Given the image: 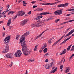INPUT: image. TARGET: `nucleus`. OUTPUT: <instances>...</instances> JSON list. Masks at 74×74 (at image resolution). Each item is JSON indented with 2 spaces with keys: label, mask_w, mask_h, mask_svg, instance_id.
Segmentation results:
<instances>
[{
  "label": "nucleus",
  "mask_w": 74,
  "mask_h": 74,
  "mask_svg": "<svg viewBox=\"0 0 74 74\" xmlns=\"http://www.w3.org/2000/svg\"><path fill=\"white\" fill-rule=\"evenodd\" d=\"M29 34V32H27L25 33L22 36V38L20 39V41L19 42L21 44L22 47V51L23 53L25 56H27L28 55L30 54V51H29L28 49L27 48L26 45L25 44V38Z\"/></svg>",
  "instance_id": "nucleus-1"
},
{
  "label": "nucleus",
  "mask_w": 74,
  "mask_h": 74,
  "mask_svg": "<svg viewBox=\"0 0 74 74\" xmlns=\"http://www.w3.org/2000/svg\"><path fill=\"white\" fill-rule=\"evenodd\" d=\"M10 36H8L5 38L4 40H3L4 43L5 44H6L7 45L5 48L3 50V52L4 53H6L7 52H8L9 50V46L7 45V44L9 42V40L10 39Z\"/></svg>",
  "instance_id": "nucleus-2"
},
{
  "label": "nucleus",
  "mask_w": 74,
  "mask_h": 74,
  "mask_svg": "<svg viewBox=\"0 0 74 74\" xmlns=\"http://www.w3.org/2000/svg\"><path fill=\"white\" fill-rule=\"evenodd\" d=\"M45 21V20H44L42 21L41 20L38 21L37 22L36 27H40V26L45 25V24L44 23Z\"/></svg>",
  "instance_id": "nucleus-3"
},
{
  "label": "nucleus",
  "mask_w": 74,
  "mask_h": 74,
  "mask_svg": "<svg viewBox=\"0 0 74 74\" xmlns=\"http://www.w3.org/2000/svg\"><path fill=\"white\" fill-rule=\"evenodd\" d=\"M63 9H60L57 10L54 12V15H60L62 14L63 12Z\"/></svg>",
  "instance_id": "nucleus-4"
},
{
  "label": "nucleus",
  "mask_w": 74,
  "mask_h": 74,
  "mask_svg": "<svg viewBox=\"0 0 74 74\" xmlns=\"http://www.w3.org/2000/svg\"><path fill=\"white\" fill-rule=\"evenodd\" d=\"M25 12H24L23 11H21L17 12V15L19 16H23L25 15Z\"/></svg>",
  "instance_id": "nucleus-5"
},
{
  "label": "nucleus",
  "mask_w": 74,
  "mask_h": 74,
  "mask_svg": "<svg viewBox=\"0 0 74 74\" xmlns=\"http://www.w3.org/2000/svg\"><path fill=\"white\" fill-rule=\"evenodd\" d=\"M21 54H22L21 51L20 50H18L17 51V52L14 54V56L16 57H20Z\"/></svg>",
  "instance_id": "nucleus-6"
},
{
  "label": "nucleus",
  "mask_w": 74,
  "mask_h": 74,
  "mask_svg": "<svg viewBox=\"0 0 74 74\" xmlns=\"http://www.w3.org/2000/svg\"><path fill=\"white\" fill-rule=\"evenodd\" d=\"M27 21H28V20H27V19L22 21L21 22V26H24V25L27 23Z\"/></svg>",
  "instance_id": "nucleus-7"
},
{
  "label": "nucleus",
  "mask_w": 74,
  "mask_h": 74,
  "mask_svg": "<svg viewBox=\"0 0 74 74\" xmlns=\"http://www.w3.org/2000/svg\"><path fill=\"white\" fill-rule=\"evenodd\" d=\"M69 5V3H67L64 4H61L58 6V7H67Z\"/></svg>",
  "instance_id": "nucleus-8"
},
{
  "label": "nucleus",
  "mask_w": 74,
  "mask_h": 74,
  "mask_svg": "<svg viewBox=\"0 0 74 74\" xmlns=\"http://www.w3.org/2000/svg\"><path fill=\"white\" fill-rule=\"evenodd\" d=\"M74 32V29L71 30L70 31V32H69L68 33V34H67L64 37V38H65V37H67V36H69V35H71V34H72V33H73Z\"/></svg>",
  "instance_id": "nucleus-9"
},
{
  "label": "nucleus",
  "mask_w": 74,
  "mask_h": 74,
  "mask_svg": "<svg viewBox=\"0 0 74 74\" xmlns=\"http://www.w3.org/2000/svg\"><path fill=\"white\" fill-rule=\"evenodd\" d=\"M64 37V36L63 35V36H62V37L61 38H60V39H59L58 40V41H57L56 42H55V43L52 45V47H54V46H55V45H56V44H57L58 42H60V40H61L62 39V38H63V37Z\"/></svg>",
  "instance_id": "nucleus-10"
},
{
  "label": "nucleus",
  "mask_w": 74,
  "mask_h": 74,
  "mask_svg": "<svg viewBox=\"0 0 74 74\" xmlns=\"http://www.w3.org/2000/svg\"><path fill=\"white\" fill-rule=\"evenodd\" d=\"M52 69L53 70H52L51 71L50 73H54L56 70H57V69H58V68L56 67V68H55V67L54 66L52 68Z\"/></svg>",
  "instance_id": "nucleus-11"
},
{
  "label": "nucleus",
  "mask_w": 74,
  "mask_h": 74,
  "mask_svg": "<svg viewBox=\"0 0 74 74\" xmlns=\"http://www.w3.org/2000/svg\"><path fill=\"white\" fill-rule=\"evenodd\" d=\"M70 70V69L69 67H66L65 68V70L64 71V73H69Z\"/></svg>",
  "instance_id": "nucleus-12"
},
{
  "label": "nucleus",
  "mask_w": 74,
  "mask_h": 74,
  "mask_svg": "<svg viewBox=\"0 0 74 74\" xmlns=\"http://www.w3.org/2000/svg\"><path fill=\"white\" fill-rule=\"evenodd\" d=\"M6 57L8 58L12 59V53H10L7 54H6Z\"/></svg>",
  "instance_id": "nucleus-13"
},
{
  "label": "nucleus",
  "mask_w": 74,
  "mask_h": 74,
  "mask_svg": "<svg viewBox=\"0 0 74 74\" xmlns=\"http://www.w3.org/2000/svg\"><path fill=\"white\" fill-rule=\"evenodd\" d=\"M67 51L66 49H64L62 52L60 54V55H63V54H65L66 53Z\"/></svg>",
  "instance_id": "nucleus-14"
},
{
  "label": "nucleus",
  "mask_w": 74,
  "mask_h": 74,
  "mask_svg": "<svg viewBox=\"0 0 74 74\" xmlns=\"http://www.w3.org/2000/svg\"><path fill=\"white\" fill-rule=\"evenodd\" d=\"M7 7L8 8L6 10V11H4V14H5L7 12H8V11H9L10 10V9H9V8H10V6H9V5H8Z\"/></svg>",
  "instance_id": "nucleus-15"
},
{
  "label": "nucleus",
  "mask_w": 74,
  "mask_h": 74,
  "mask_svg": "<svg viewBox=\"0 0 74 74\" xmlns=\"http://www.w3.org/2000/svg\"><path fill=\"white\" fill-rule=\"evenodd\" d=\"M11 19H10L8 21V23H7V26H10V24L11 23Z\"/></svg>",
  "instance_id": "nucleus-16"
},
{
  "label": "nucleus",
  "mask_w": 74,
  "mask_h": 74,
  "mask_svg": "<svg viewBox=\"0 0 74 74\" xmlns=\"http://www.w3.org/2000/svg\"><path fill=\"white\" fill-rule=\"evenodd\" d=\"M49 14V13H48L47 12H43L39 14V15H47V14Z\"/></svg>",
  "instance_id": "nucleus-17"
},
{
  "label": "nucleus",
  "mask_w": 74,
  "mask_h": 74,
  "mask_svg": "<svg viewBox=\"0 0 74 74\" xmlns=\"http://www.w3.org/2000/svg\"><path fill=\"white\" fill-rule=\"evenodd\" d=\"M42 16L41 15L39 16H37L36 18H35V19H36V20H37L38 19H40V18H42Z\"/></svg>",
  "instance_id": "nucleus-18"
},
{
  "label": "nucleus",
  "mask_w": 74,
  "mask_h": 74,
  "mask_svg": "<svg viewBox=\"0 0 74 74\" xmlns=\"http://www.w3.org/2000/svg\"><path fill=\"white\" fill-rule=\"evenodd\" d=\"M45 67L47 69H49L51 68L49 64H46Z\"/></svg>",
  "instance_id": "nucleus-19"
},
{
  "label": "nucleus",
  "mask_w": 74,
  "mask_h": 74,
  "mask_svg": "<svg viewBox=\"0 0 74 74\" xmlns=\"http://www.w3.org/2000/svg\"><path fill=\"white\" fill-rule=\"evenodd\" d=\"M16 12H14L12 11H10L8 13V15H9L10 14H14Z\"/></svg>",
  "instance_id": "nucleus-20"
},
{
  "label": "nucleus",
  "mask_w": 74,
  "mask_h": 74,
  "mask_svg": "<svg viewBox=\"0 0 74 74\" xmlns=\"http://www.w3.org/2000/svg\"><path fill=\"white\" fill-rule=\"evenodd\" d=\"M49 30V29H46L43 32L41 33L39 35L41 37V36L42 35V34H44V32H46V31H47V30Z\"/></svg>",
  "instance_id": "nucleus-21"
},
{
  "label": "nucleus",
  "mask_w": 74,
  "mask_h": 74,
  "mask_svg": "<svg viewBox=\"0 0 74 74\" xmlns=\"http://www.w3.org/2000/svg\"><path fill=\"white\" fill-rule=\"evenodd\" d=\"M43 10V8H38V9H36V11H42Z\"/></svg>",
  "instance_id": "nucleus-22"
},
{
  "label": "nucleus",
  "mask_w": 74,
  "mask_h": 74,
  "mask_svg": "<svg viewBox=\"0 0 74 74\" xmlns=\"http://www.w3.org/2000/svg\"><path fill=\"white\" fill-rule=\"evenodd\" d=\"M48 51V48H45L43 50V53H45L46 52H47Z\"/></svg>",
  "instance_id": "nucleus-23"
},
{
  "label": "nucleus",
  "mask_w": 74,
  "mask_h": 74,
  "mask_svg": "<svg viewBox=\"0 0 74 74\" xmlns=\"http://www.w3.org/2000/svg\"><path fill=\"white\" fill-rule=\"evenodd\" d=\"M54 64H54V62H51V63L50 64V65H49L50 67V68L51 67H52V66H53Z\"/></svg>",
  "instance_id": "nucleus-24"
},
{
  "label": "nucleus",
  "mask_w": 74,
  "mask_h": 74,
  "mask_svg": "<svg viewBox=\"0 0 74 74\" xmlns=\"http://www.w3.org/2000/svg\"><path fill=\"white\" fill-rule=\"evenodd\" d=\"M71 38V36H70L69 38H67V39L64 40V42H66V41H68L69 40H70V39Z\"/></svg>",
  "instance_id": "nucleus-25"
},
{
  "label": "nucleus",
  "mask_w": 74,
  "mask_h": 74,
  "mask_svg": "<svg viewBox=\"0 0 74 74\" xmlns=\"http://www.w3.org/2000/svg\"><path fill=\"white\" fill-rule=\"evenodd\" d=\"M31 27H37V25L36 24H31Z\"/></svg>",
  "instance_id": "nucleus-26"
},
{
  "label": "nucleus",
  "mask_w": 74,
  "mask_h": 74,
  "mask_svg": "<svg viewBox=\"0 0 74 74\" xmlns=\"http://www.w3.org/2000/svg\"><path fill=\"white\" fill-rule=\"evenodd\" d=\"M47 47V44H44L43 45V46H42V48H43V49L45 48H46V47Z\"/></svg>",
  "instance_id": "nucleus-27"
},
{
  "label": "nucleus",
  "mask_w": 74,
  "mask_h": 74,
  "mask_svg": "<svg viewBox=\"0 0 74 74\" xmlns=\"http://www.w3.org/2000/svg\"><path fill=\"white\" fill-rule=\"evenodd\" d=\"M71 51H74V45L73 46L71 49L70 50Z\"/></svg>",
  "instance_id": "nucleus-28"
},
{
  "label": "nucleus",
  "mask_w": 74,
  "mask_h": 74,
  "mask_svg": "<svg viewBox=\"0 0 74 74\" xmlns=\"http://www.w3.org/2000/svg\"><path fill=\"white\" fill-rule=\"evenodd\" d=\"M5 32H3L2 33V37H5Z\"/></svg>",
  "instance_id": "nucleus-29"
},
{
  "label": "nucleus",
  "mask_w": 74,
  "mask_h": 74,
  "mask_svg": "<svg viewBox=\"0 0 74 74\" xmlns=\"http://www.w3.org/2000/svg\"><path fill=\"white\" fill-rule=\"evenodd\" d=\"M58 3V2H55V3H50V5H55V4H56V3Z\"/></svg>",
  "instance_id": "nucleus-30"
},
{
  "label": "nucleus",
  "mask_w": 74,
  "mask_h": 74,
  "mask_svg": "<svg viewBox=\"0 0 74 74\" xmlns=\"http://www.w3.org/2000/svg\"><path fill=\"white\" fill-rule=\"evenodd\" d=\"M43 49H44L42 47H41V48L40 49L39 51V52H40V53H41V52H42V51H43Z\"/></svg>",
  "instance_id": "nucleus-31"
},
{
  "label": "nucleus",
  "mask_w": 74,
  "mask_h": 74,
  "mask_svg": "<svg viewBox=\"0 0 74 74\" xmlns=\"http://www.w3.org/2000/svg\"><path fill=\"white\" fill-rule=\"evenodd\" d=\"M17 16H18L17 15H16L15 16L13 17H12L13 19H16V18L17 17Z\"/></svg>",
  "instance_id": "nucleus-32"
},
{
  "label": "nucleus",
  "mask_w": 74,
  "mask_h": 74,
  "mask_svg": "<svg viewBox=\"0 0 74 74\" xmlns=\"http://www.w3.org/2000/svg\"><path fill=\"white\" fill-rule=\"evenodd\" d=\"M41 37V36H40V35H39V36H38L37 37H36L35 38V40H37V39H38V38H39V37Z\"/></svg>",
  "instance_id": "nucleus-33"
},
{
  "label": "nucleus",
  "mask_w": 74,
  "mask_h": 74,
  "mask_svg": "<svg viewBox=\"0 0 74 74\" xmlns=\"http://www.w3.org/2000/svg\"><path fill=\"white\" fill-rule=\"evenodd\" d=\"M71 46H69L68 47L67 49V51H69L71 47H70Z\"/></svg>",
  "instance_id": "nucleus-34"
},
{
  "label": "nucleus",
  "mask_w": 74,
  "mask_h": 74,
  "mask_svg": "<svg viewBox=\"0 0 74 74\" xmlns=\"http://www.w3.org/2000/svg\"><path fill=\"white\" fill-rule=\"evenodd\" d=\"M49 55V54L48 53H47L45 54V55H44V57H47V56H48V55Z\"/></svg>",
  "instance_id": "nucleus-35"
},
{
  "label": "nucleus",
  "mask_w": 74,
  "mask_h": 74,
  "mask_svg": "<svg viewBox=\"0 0 74 74\" xmlns=\"http://www.w3.org/2000/svg\"><path fill=\"white\" fill-rule=\"evenodd\" d=\"M23 5H26V4H27V3H26V1H23Z\"/></svg>",
  "instance_id": "nucleus-36"
},
{
  "label": "nucleus",
  "mask_w": 74,
  "mask_h": 74,
  "mask_svg": "<svg viewBox=\"0 0 74 74\" xmlns=\"http://www.w3.org/2000/svg\"><path fill=\"white\" fill-rule=\"evenodd\" d=\"M60 21V20L59 19H58L56 20V21H55L56 23H57L58 22V21Z\"/></svg>",
  "instance_id": "nucleus-37"
},
{
  "label": "nucleus",
  "mask_w": 74,
  "mask_h": 74,
  "mask_svg": "<svg viewBox=\"0 0 74 74\" xmlns=\"http://www.w3.org/2000/svg\"><path fill=\"white\" fill-rule=\"evenodd\" d=\"M13 26H9V28L10 29H12V28H13Z\"/></svg>",
  "instance_id": "nucleus-38"
},
{
  "label": "nucleus",
  "mask_w": 74,
  "mask_h": 74,
  "mask_svg": "<svg viewBox=\"0 0 74 74\" xmlns=\"http://www.w3.org/2000/svg\"><path fill=\"white\" fill-rule=\"evenodd\" d=\"M74 20H69V21H68V22H73L74 21Z\"/></svg>",
  "instance_id": "nucleus-39"
},
{
  "label": "nucleus",
  "mask_w": 74,
  "mask_h": 74,
  "mask_svg": "<svg viewBox=\"0 0 74 74\" xmlns=\"http://www.w3.org/2000/svg\"><path fill=\"white\" fill-rule=\"evenodd\" d=\"M3 8V7H1V10H0V14H1V11H2L3 10V9H2Z\"/></svg>",
  "instance_id": "nucleus-40"
},
{
  "label": "nucleus",
  "mask_w": 74,
  "mask_h": 74,
  "mask_svg": "<svg viewBox=\"0 0 74 74\" xmlns=\"http://www.w3.org/2000/svg\"><path fill=\"white\" fill-rule=\"evenodd\" d=\"M63 65H61L60 66V69H63Z\"/></svg>",
  "instance_id": "nucleus-41"
},
{
  "label": "nucleus",
  "mask_w": 74,
  "mask_h": 74,
  "mask_svg": "<svg viewBox=\"0 0 74 74\" xmlns=\"http://www.w3.org/2000/svg\"><path fill=\"white\" fill-rule=\"evenodd\" d=\"M31 11H29L28 12L27 14H29V15H30L31 14Z\"/></svg>",
  "instance_id": "nucleus-42"
},
{
  "label": "nucleus",
  "mask_w": 74,
  "mask_h": 74,
  "mask_svg": "<svg viewBox=\"0 0 74 74\" xmlns=\"http://www.w3.org/2000/svg\"><path fill=\"white\" fill-rule=\"evenodd\" d=\"M35 3H36V1H33L31 2L32 4H34Z\"/></svg>",
  "instance_id": "nucleus-43"
},
{
  "label": "nucleus",
  "mask_w": 74,
  "mask_h": 74,
  "mask_svg": "<svg viewBox=\"0 0 74 74\" xmlns=\"http://www.w3.org/2000/svg\"><path fill=\"white\" fill-rule=\"evenodd\" d=\"M37 7V5H34L33 6V8H36V7Z\"/></svg>",
  "instance_id": "nucleus-44"
},
{
  "label": "nucleus",
  "mask_w": 74,
  "mask_h": 74,
  "mask_svg": "<svg viewBox=\"0 0 74 74\" xmlns=\"http://www.w3.org/2000/svg\"><path fill=\"white\" fill-rule=\"evenodd\" d=\"M48 42H49V44H51V43H52V41H51V40H49L48 41Z\"/></svg>",
  "instance_id": "nucleus-45"
},
{
  "label": "nucleus",
  "mask_w": 74,
  "mask_h": 74,
  "mask_svg": "<svg viewBox=\"0 0 74 74\" xmlns=\"http://www.w3.org/2000/svg\"><path fill=\"white\" fill-rule=\"evenodd\" d=\"M50 4H51V3H46V5H50Z\"/></svg>",
  "instance_id": "nucleus-46"
},
{
  "label": "nucleus",
  "mask_w": 74,
  "mask_h": 74,
  "mask_svg": "<svg viewBox=\"0 0 74 74\" xmlns=\"http://www.w3.org/2000/svg\"><path fill=\"white\" fill-rule=\"evenodd\" d=\"M70 15H71V14H66L67 16H70Z\"/></svg>",
  "instance_id": "nucleus-47"
},
{
  "label": "nucleus",
  "mask_w": 74,
  "mask_h": 74,
  "mask_svg": "<svg viewBox=\"0 0 74 74\" xmlns=\"http://www.w3.org/2000/svg\"><path fill=\"white\" fill-rule=\"evenodd\" d=\"M64 59V58L62 59L61 61V63H62V62H63V61Z\"/></svg>",
  "instance_id": "nucleus-48"
},
{
  "label": "nucleus",
  "mask_w": 74,
  "mask_h": 74,
  "mask_svg": "<svg viewBox=\"0 0 74 74\" xmlns=\"http://www.w3.org/2000/svg\"><path fill=\"white\" fill-rule=\"evenodd\" d=\"M50 20H51V19L50 18H49L47 19V21H49Z\"/></svg>",
  "instance_id": "nucleus-49"
},
{
  "label": "nucleus",
  "mask_w": 74,
  "mask_h": 74,
  "mask_svg": "<svg viewBox=\"0 0 74 74\" xmlns=\"http://www.w3.org/2000/svg\"><path fill=\"white\" fill-rule=\"evenodd\" d=\"M45 62H48V59H46L45 60Z\"/></svg>",
  "instance_id": "nucleus-50"
},
{
  "label": "nucleus",
  "mask_w": 74,
  "mask_h": 74,
  "mask_svg": "<svg viewBox=\"0 0 74 74\" xmlns=\"http://www.w3.org/2000/svg\"><path fill=\"white\" fill-rule=\"evenodd\" d=\"M68 23V21L66 22H64L63 23V24H65L67 23Z\"/></svg>",
  "instance_id": "nucleus-51"
},
{
  "label": "nucleus",
  "mask_w": 74,
  "mask_h": 74,
  "mask_svg": "<svg viewBox=\"0 0 74 74\" xmlns=\"http://www.w3.org/2000/svg\"><path fill=\"white\" fill-rule=\"evenodd\" d=\"M52 17H53V16H51V17L50 18V20H52V19H53V18H52Z\"/></svg>",
  "instance_id": "nucleus-52"
},
{
  "label": "nucleus",
  "mask_w": 74,
  "mask_h": 74,
  "mask_svg": "<svg viewBox=\"0 0 74 74\" xmlns=\"http://www.w3.org/2000/svg\"><path fill=\"white\" fill-rule=\"evenodd\" d=\"M68 10L69 11H72V9H69V10Z\"/></svg>",
  "instance_id": "nucleus-53"
},
{
  "label": "nucleus",
  "mask_w": 74,
  "mask_h": 74,
  "mask_svg": "<svg viewBox=\"0 0 74 74\" xmlns=\"http://www.w3.org/2000/svg\"><path fill=\"white\" fill-rule=\"evenodd\" d=\"M42 5H46V3H42Z\"/></svg>",
  "instance_id": "nucleus-54"
},
{
  "label": "nucleus",
  "mask_w": 74,
  "mask_h": 74,
  "mask_svg": "<svg viewBox=\"0 0 74 74\" xmlns=\"http://www.w3.org/2000/svg\"><path fill=\"white\" fill-rule=\"evenodd\" d=\"M12 66V62H11V63L10 64V67H11V66Z\"/></svg>",
  "instance_id": "nucleus-55"
},
{
  "label": "nucleus",
  "mask_w": 74,
  "mask_h": 74,
  "mask_svg": "<svg viewBox=\"0 0 74 74\" xmlns=\"http://www.w3.org/2000/svg\"><path fill=\"white\" fill-rule=\"evenodd\" d=\"M34 51H37V48H35Z\"/></svg>",
  "instance_id": "nucleus-56"
},
{
  "label": "nucleus",
  "mask_w": 74,
  "mask_h": 74,
  "mask_svg": "<svg viewBox=\"0 0 74 74\" xmlns=\"http://www.w3.org/2000/svg\"><path fill=\"white\" fill-rule=\"evenodd\" d=\"M65 42H64V41L63 42H62L60 44V45H62V44H63V43H64Z\"/></svg>",
  "instance_id": "nucleus-57"
},
{
  "label": "nucleus",
  "mask_w": 74,
  "mask_h": 74,
  "mask_svg": "<svg viewBox=\"0 0 74 74\" xmlns=\"http://www.w3.org/2000/svg\"><path fill=\"white\" fill-rule=\"evenodd\" d=\"M18 37L16 36V40H18Z\"/></svg>",
  "instance_id": "nucleus-58"
},
{
  "label": "nucleus",
  "mask_w": 74,
  "mask_h": 74,
  "mask_svg": "<svg viewBox=\"0 0 74 74\" xmlns=\"http://www.w3.org/2000/svg\"><path fill=\"white\" fill-rule=\"evenodd\" d=\"M25 74H27V70H26Z\"/></svg>",
  "instance_id": "nucleus-59"
},
{
  "label": "nucleus",
  "mask_w": 74,
  "mask_h": 74,
  "mask_svg": "<svg viewBox=\"0 0 74 74\" xmlns=\"http://www.w3.org/2000/svg\"><path fill=\"white\" fill-rule=\"evenodd\" d=\"M3 22V21H0V24H1V23H2Z\"/></svg>",
  "instance_id": "nucleus-60"
},
{
  "label": "nucleus",
  "mask_w": 74,
  "mask_h": 74,
  "mask_svg": "<svg viewBox=\"0 0 74 74\" xmlns=\"http://www.w3.org/2000/svg\"><path fill=\"white\" fill-rule=\"evenodd\" d=\"M17 37H18H18H20V35H18L17 36Z\"/></svg>",
  "instance_id": "nucleus-61"
},
{
  "label": "nucleus",
  "mask_w": 74,
  "mask_h": 74,
  "mask_svg": "<svg viewBox=\"0 0 74 74\" xmlns=\"http://www.w3.org/2000/svg\"><path fill=\"white\" fill-rule=\"evenodd\" d=\"M52 40V38H51L49 40L51 41Z\"/></svg>",
  "instance_id": "nucleus-62"
},
{
  "label": "nucleus",
  "mask_w": 74,
  "mask_h": 74,
  "mask_svg": "<svg viewBox=\"0 0 74 74\" xmlns=\"http://www.w3.org/2000/svg\"><path fill=\"white\" fill-rule=\"evenodd\" d=\"M35 48H37V46H36L35 47Z\"/></svg>",
  "instance_id": "nucleus-63"
},
{
  "label": "nucleus",
  "mask_w": 74,
  "mask_h": 74,
  "mask_svg": "<svg viewBox=\"0 0 74 74\" xmlns=\"http://www.w3.org/2000/svg\"><path fill=\"white\" fill-rule=\"evenodd\" d=\"M72 11H74V8L72 9Z\"/></svg>",
  "instance_id": "nucleus-64"
}]
</instances>
